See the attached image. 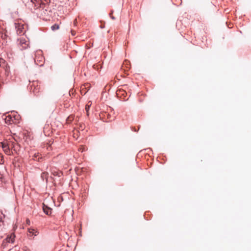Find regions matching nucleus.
<instances>
[{"instance_id": "1", "label": "nucleus", "mask_w": 251, "mask_h": 251, "mask_svg": "<svg viewBox=\"0 0 251 251\" xmlns=\"http://www.w3.org/2000/svg\"><path fill=\"white\" fill-rule=\"evenodd\" d=\"M15 29L19 35H23L27 29V25L22 20H18L15 23Z\"/></svg>"}, {"instance_id": "2", "label": "nucleus", "mask_w": 251, "mask_h": 251, "mask_svg": "<svg viewBox=\"0 0 251 251\" xmlns=\"http://www.w3.org/2000/svg\"><path fill=\"white\" fill-rule=\"evenodd\" d=\"M19 119V115L15 113H11V114L6 116L5 122L8 124H16L18 122Z\"/></svg>"}, {"instance_id": "3", "label": "nucleus", "mask_w": 251, "mask_h": 251, "mask_svg": "<svg viewBox=\"0 0 251 251\" xmlns=\"http://www.w3.org/2000/svg\"><path fill=\"white\" fill-rule=\"evenodd\" d=\"M0 147H1L3 151L7 155H11L12 151H10V148L13 147V143L8 142L7 141H4L2 142H0Z\"/></svg>"}, {"instance_id": "4", "label": "nucleus", "mask_w": 251, "mask_h": 251, "mask_svg": "<svg viewBox=\"0 0 251 251\" xmlns=\"http://www.w3.org/2000/svg\"><path fill=\"white\" fill-rule=\"evenodd\" d=\"M15 237V236L14 234H11L9 236H7V237L3 241L2 246L4 247L7 243H13Z\"/></svg>"}, {"instance_id": "5", "label": "nucleus", "mask_w": 251, "mask_h": 251, "mask_svg": "<svg viewBox=\"0 0 251 251\" xmlns=\"http://www.w3.org/2000/svg\"><path fill=\"white\" fill-rule=\"evenodd\" d=\"M20 45L23 49H25L28 47L29 42L24 38H21L19 39Z\"/></svg>"}, {"instance_id": "6", "label": "nucleus", "mask_w": 251, "mask_h": 251, "mask_svg": "<svg viewBox=\"0 0 251 251\" xmlns=\"http://www.w3.org/2000/svg\"><path fill=\"white\" fill-rule=\"evenodd\" d=\"M116 94L118 97L126 100L125 98L127 95V93L124 90L121 89L118 90L116 92Z\"/></svg>"}, {"instance_id": "7", "label": "nucleus", "mask_w": 251, "mask_h": 251, "mask_svg": "<svg viewBox=\"0 0 251 251\" xmlns=\"http://www.w3.org/2000/svg\"><path fill=\"white\" fill-rule=\"evenodd\" d=\"M35 62L39 66H42L44 63V58L42 56L39 57L36 56L35 58Z\"/></svg>"}, {"instance_id": "8", "label": "nucleus", "mask_w": 251, "mask_h": 251, "mask_svg": "<svg viewBox=\"0 0 251 251\" xmlns=\"http://www.w3.org/2000/svg\"><path fill=\"white\" fill-rule=\"evenodd\" d=\"M0 67H3V68L6 67L5 71L6 72L8 71L9 67L7 66V64H6L5 61L1 58H0Z\"/></svg>"}, {"instance_id": "9", "label": "nucleus", "mask_w": 251, "mask_h": 251, "mask_svg": "<svg viewBox=\"0 0 251 251\" xmlns=\"http://www.w3.org/2000/svg\"><path fill=\"white\" fill-rule=\"evenodd\" d=\"M42 159L41 155L39 153H36L32 156V159L40 161Z\"/></svg>"}, {"instance_id": "10", "label": "nucleus", "mask_w": 251, "mask_h": 251, "mask_svg": "<svg viewBox=\"0 0 251 251\" xmlns=\"http://www.w3.org/2000/svg\"><path fill=\"white\" fill-rule=\"evenodd\" d=\"M43 209V210H44V212L47 215H50L51 214V209L50 208H49L48 206H45V205H44Z\"/></svg>"}, {"instance_id": "11", "label": "nucleus", "mask_w": 251, "mask_h": 251, "mask_svg": "<svg viewBox=\"0 0 251 251\" xmlns=\"http://www.w3.org/2000/svg\"><path fill=\"white\" fill-rule=\"evenodd\" d=\"M28 231L29 234H32V235L37 236L38 234V232L33 228H28Z\"/></svg>"}, {"instance_id": "12", "label": "nucleus", "mask_w": 251, "mask_h": 251, "mask_svg": "<svg viewBox=\"0 0 251 251\" xmlns=\"http://www.w3.org/2000/svg\"><path fill=\"white\" fill-rule=\"evenodd\" d=\"M125 66L126 67V68L127 69V70L128 69H129V62H128V61H125L124 62V63H123V65H122V69L123 70H124L125 71H126V69L124 68V66Z\"/></svg>"}, {"instance_id": "13", "label": "nucleus", "mask_w": 251, "mask_h": 251, "mask_svg": "<svg viewBox=\"0 0 251 251\" xmlns=\"http://www.w3.org/2000/svg\"><path fill=\"white\" fill-rule=\"evenodd\" d=\"M31 1L35 4V6L39 7L41 0H31Z\"/></svg>"}, {"instance_id": "14", "label": "nucleus", "mask_w": 251, "mask_h": 251, "mask_svg": "<svg viewBox=\"0 0 251 251\" xmlns=\"http://www.w3.org/2000/svg\"><path fill=\"white\" fill-rule=\"evenodd\" d=\"M74 119V116L73 115H70L69 116L67 120H66V122L68 124H69L71 122H72Z\"/></svg>"}, {"instance_id": "15", "label": "nucleus", "mask_w": 251, "mask_h": 251, "mask_svg": "<svg viewBox=\"0 0 251 251\" xmlns=\"http://www.w3.org/2000/svg\"><path fill=\"white\" fill-rule=\"evenodd\" d=\"M50 2V0H41V3H40L39 7H41L42 5H45L46 3H49Z\"/></svg>"}, {"instance_id": "16", "label": "nucleus", "mask_w": 251, "mask_h": 251, "mask_svg": "<svg viewBox=\"0 0 251 251\" xmlns=\"http://www.w3.org/2000/svg\"><path fill=\"white\" fill-rule=\"evenodd\" d=\"M59 28V26L57 24H54V25H52L51 26V29L52 30H57Z\"/></svg>"}, {"instance_id": "17", "label": "nucleus", "mask_w": 251, "mask_h": 251, "mask_svg": "<svg viewBox=\"0 0 251 251\" xmlns=\"http://www.w3.org/2000/svg\"><path fill=\"white\" fill-rule=\"evenodd\" d=\"M90 102H89L85 106V110L86 111V114H87V115L88 116L89 115V108H90V106L91 105V104H89Z\"/></svg>"}, {"instance_id": "18", "label": "nucleus", "mask_w": 251, "mask_h": 251, "mask_svg": "<svg viewBox=\"0 0 251 251\" xmlns=\"http://www.w3.org/2000/svg\"><path fill=\"white\" fill-rule=\"evenodd\" d=\"M85 125L83 123L79 124V129L83 130L85 128Z\"/></svg>"}, {"instance_id": "19", "label": "nucleus", "mask_w": 251, "mask_h": 251, "mask_svg": "<svg viewBox=\"0 0 251 251\" xmlns=\"http://www.w3.org/2000/svg\"><path fill=\"white\" fill-rule=\"evenodd\" d=\"M3 162V156L0 153V164H2Z\"/></svg>"}, {"instance_id": "20", "label": "nucleus", "mask_w": 251, "mask_h": 251, "mask_svg": "<svg viewBox=\"0 0 251 251\" xmlns=\"http://www.w3.org/2000/svg\"><path fill=\"white\" fill-rule=\"evenodd\" d=\"M37 88H35L33 90V92L35 95H37L39 92V91L37 90Z\"/></svg>"}, {"instance_id": "21", "label": "nucleus", "mask_w": 251, "mask_h": 251, "mask_svg": "<svg viewBox=\"0 0 251 251\" xmlns=\"http://www.w3.org/2000/svg\"><path fill=\"white\" fill-rule=\"evenodd\" d=\"M78 150L79 151L83 152L84 151V147L83 146H81L80 148H79Z\"/></svg>"}, {"instance_id": "22", "label": "nucleus", "mask_w": 251, "mask_h": 251, "mask_svg": "<svg viewBox=\"0 0 251 251\" xmlns=\"http://www.w3.org/2000/svg\"><path fill=\"white\" fill-rule=\"evenodd\" d=\"M112 13H113V11H111V12L110 13V17L111 19H112L113 20H114L115 17L112 15Z\"/></svg>"}, {"instance_id": "23", "label": "nucleus", "mask_w": 251, "mask_h": 251, "mask_svg": "<svg viewBox=\"0 0 251 251\" xmlns=\"http://www.w3.org/2000/svg\"><path fill=\"white\" fill-rule=\"evenodd\" d=\"M71 34L73 36H75V30H71Z\"/></svg>"}, {"instance_id": "24", "label": "nucleus", "mask_w": 251, "mask_h": 251, "mask_svg": "<svg viewBox=\"0 0 251 251\" xmlns=\"http://www.w3.org/2000/svg\"><path fill=\"white\" fill-rule=\"evenodd\" d=\"M26 224H27L28 225H30V221L29 219H27L26 220Z\"/></svg>"}, {"instance_id": "25", "label": "nucleus", "mask_w": 251, "mask_h": 251, "mask_svg": "<svg viewBox=\"0 0 251 251\" xmlns=\"http://www.w3.org/2000/svg\"><path fill=\"white\" fill-rule=\"evenodd\" d=\"M24 251H31L27 248H25L24 249Z\"/></svg>"}, {"instance_id": "26", "label": "nucleus", "mask_w": 251, "mask_h": 251, "mask_svg": "<svg viewBox=\"0 0 251 251\" xmlns=\"http://www.w3.org/2000/svg\"><path fill=\"white\" fill-rule=\"evenodd\" d=\"M5 36H6L5 35H2L1 37L2 38H4Z\"/></svg>"}, {"instance_id": "27", "label": "nucleus", "mask_w": 251, "mask_h": 251, "mask_svg": "<svg viewBox=\"0 0 251 251\" xmlns=\"http://www.w3.org/2000/svg\"><path fill=\"white\" fill-rule=\"evenodd\" d=\"M47 173H43L42 174V175H43V176H46V175H47Z\"/></svg>"}, {"instance_id": "28", "label": "nucleus", "mask_w": 251, "mask_h": 251, "mask_svg": "<svg viewBox=\"0 0 251 251\" xmlns=\"http://www.w3.org/2000/svg\"><path fill=\"white\" fill-rule=\"evenodd\" d=\"M77 21H76V19H75V21H74V24L75 25Z\"/></svg>"}, {"instance_id": "29", "label": "nucleus", "mask_w": 251, "mask_h": 251, "mask_svg": "<svg viewBox=\"0 0 251 251\" xmlns=\"http://www.w3.org/2000/svg\"><path fill=\"white\" fill-rule=\"evenodd\" d=\"M180 1H181V0H180ZM181 2H181V1H180V2L179 4H181Z\"/></svg>"}]
</instances>
